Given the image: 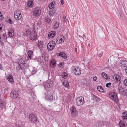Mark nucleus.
<instances>
[{"label": "nucleus", "instance_id": "nucleus-1", "mask_svg": "<svg viewBox=\"0 0 127 127\" xmlns=\"http://www.w3.org/2000/svg\"><path fill=\"white\" fill-rule=\"evenodd\" d=\"M109 96L112 100L116 102H117L118 101L117 95L114 92H111L110 93Z\"/></svg>", "mask_w": 127, "mask_h": 127}, {"label": "nucleus", "instance_id": "nucleus-2", "mask_svg": "<svg viewBox=\"0 0 127 127\" xmlns=\"http://www.w3.org/2000/svg\"><path fill=\"white\" fill-rule=\"evenodd\" d=\"M76 103L78 106L82 105L84 102V98L83 97L80 96L77 98L76 101Z\"/></svg>", "mask_w": 127, "mask_h": 127}, {"label": "nucleus", "instance_id": "nucleus-3", "mask_svg": "<svg viewBox=\"0 0 127 127\" xmlns=\"http://www.w3.org/2000/svg\"><path fill=\"white\" fill-rule=\"evenodd\" d=\"M14 17L17 20H19L21 19L22 16L19 10H16L15 11Z\"/></svg>", "mask_w": 127, "mask_h": 127}, {"label": "nucleus", "instance_id": "nucleus-4", "mask_svg": "<svg viewBox=\"0 0 127 127\" xmlns=\"http://www.w3.org/2000/svg\"><path fill=\"white\" fill-rule=\"evenodd\" d=\"M32 15L36 17L39 16L41 13V10L38 8H35L33 10Z\"/></svg>", "mask_w": 127, "mask_h": 127}, {"label": "nucleus", "instance_id": "nucleus-5", "mask_svg": "<svg viewBox=\"0 0 127 127\" xmlns=\"http://www.w3.org/2000/svg\"><path fill=\"white\" fill-rule=\"evenodd\" d=\"M19 95V92L16 91H12L10 93V96L12 98H16Z\"/></svg>", "mask_w": 127, "mask_h": 127}, {"label": "nucleus", "instance_id": "nucleus-6", "mask_svg": "<svg viewBox=\"0 0 127 127\" xmlns=\"http://www.w3.org/2000/svg\"><path fill=\"white\" fill-rule=\"evenodd\" d=\"M114 79L116 80L118 85L120 84L121 81V77L120 76L118 75L115 74L114 76Z\"/></svg>", "mask_w": 127, "mask_h": 127}, {"label": "nucleus", "instance_id": "nucleus-7", "mask_svg": "<svg viewBox=\"0 0 127 127\" xmlns=\"http://www.w3.org/2000/svg\"><path fill=\"white\" fill-rule=\"evenodd\" d=\"M44 85H45L44 87L48 88H51L53 85V82L50 80H48L46 82L44 83Z\"/></svg>", "mask_w": 127, "mask_h": 127}, {"label": "nucleus", "instance_id": "nucleus-8", "mask_svg": "<svg viewBox=\"0 0 127 127\" xmlns=\"http://www.w3.org/2000/svg\"><path fill=\"white\" fill-rule=\"evenodd\" d=\"M64 37L63 36H58L56 39V41L58 44L64 42Z\"/></svg>", "mask_w": 127, "mask_h": 127}, {"label": "nucleus", "instance_id": "nucleus-9", "mask_svg": "<svg viewBox=\"0 0 127 127\" xmlns=\"http://www.w3.org/2000/svg\"><path fill=\"white\" fill-rule=\"evenodd\" d=\"M37 34L35 33V31L33 30L32 31V33L29 37L32 40L35 39L37 37Z\"/></svg>", "mask_w": 127, "mask_h": 127}, {"label": "nucleus", "instance_id": "nucleus-10", "mask_svg": "<svg viewBox=\"0 0 127 127\" xmlns=\"http://www.w3.org/2000/svg\"><path fill=\"white\" fill-rule=\"evenodd\" d=\"M29 119L32 122L36 123L37 122V119L34 114H30L29 116Z\"/></svg>", "mask_w": 127, "mask_h": 127}, {"label": "nucleus", "instance_id": "nucleus-11", "mask_svg": "<svg viewBox=\"0 0 127 127\" xmlns=\"http://www.w3.org/2000/svg\"><path fill=\"white\" fill-rule=\"evenodd\" d=\"M70 110L71 114L72 115L74 114L75 115H77V111L75 107L74 106H72L71 107L70 109Z\"/></svg>", "mask_w": 127, "mask_h": 127}, {"label": "nucleus", "instance_id": "nucleus-12", "mask_svg": "<svg viewBox=\"0 0 127 127\" xmlns=\"http://www.w3.org/2000/svg\"><path fill=\"white\" fill-rule=\"evenodd\" d=\"M29 66V65L26 63L22 64V66H21V69L24 73L27 70Z\"/></svg>", "mask_w": 127, "mask_h": 127}, {"label": "nucleus", "instance_id": "nucleus-13", "mask_svg": "<svg viewBox=\"0 0 127 127\" xmlns=\"http://www.w3.org/2000/svg\"><path fill=\"white\" fill-rule=\"evenodd\" d=\"M7 79L10 83L12 84L14 83V80L13 76L12 75L9 74L7 75Z\"/></svg>", "mask_w": 127, "mask_h": 127}, {"label": "nucleus", "instance_id": "nucleus-14", "mask_svg": "<svg viewBox=\"0 0 127 127\" xmlns=\"http://www.w3.org/2000/svg\"><path fill=\"white\" fill-rule=\"evenodd\" d=\"M119 125V127H127V123L124 121H120Z\"/></svg>", "mask_w": 127, "mask_h": 127}, {"label": "nucleus", "instance_id": "nucleus-15", "mask_svg": "<svg viewBox=\"0 0 127 127\" xmlns=\"http://www.w3.org/2000/svg\"><path fill=\"white\" fill-rule=\"evenodd\" d=\"M33 55V52L31 50H29L27 53L26 56L29 59H31L32 58Z\"/></svg>", "mask_w": 127, "mask_h": 127}, {"label": "nucleus", "instance_id": "nucleus-16", "mask_svg": "<svg viewBox=\"0 0 127 127\" xmlns=\"http://www.w3.org/2000/svg\"><path fill=\"white\" fill-rule=\"evenodd\" d=\"M73 72L76 75H79L81 74L80 69L78 67L76 68L73 71Z\"/></svg>", "mask_w": 127, "mask_h": 127}, {"label": "nucleus", "instance_id": "nucleus-17", "mask_svg": "<svg viewBox=\"0 0 127 127\" xmlns=\"http://www.w3.org/2000/svg\"><path fill=\"white\" fill-rule=\"evenodd\" d=\"M45 99L47 100L52 101L53 99V96L52 95L50 94L46 96Z\"/></svg>", "mask_w": 127, "mask_h": 127}, {"label": "nucleus", "instance_id": "nucleus-18", "mask_svg": "<svg viewBox=\"0 0 127 127\" xmlns=\"http://www.w3.org/2000/svg\"><path fill=\"white\" fill-rule=\"evenodd\" d=\"M120 65L123 67H125L127 66V61L125 60H123L121 61Z\"/></svg>", "mask_w": 127, "mask_h": 127}, {"label": "nucleus", "instance_id": "nucleus-19", "mask_svg": "<svg viewBox=\"0 0 127 127\" xmlns=\"http://www.w3.org/2000/svg\"><path fill=\"white\" fill-rule=\"evenodd\" d=\"M56 64V62L54 59H52L50 61V66L52 68L55 67Z\"/></svg>", "mask_w": 127, "mask_h": 127}, {"label": "nucleus", "instance_id": "nucleus-20", "mask_svg": "<svg viewBox=\"0 0 127 127\" xmlns=\"http://www.w3.org/2000/svg\"><path fill=\"white\" fill-rule=\"evenodd\" d=\"M55 5V2L53 1L49 5L48 7L49 8L51 9L52 10H55V8L54 7Z\"/></svg>", "mask_w": 127, "mask_h": 127}, {"label": "nucleus", "instance_id": "nucleus-21", "mask_svg": "<svg viewBox=\"0 0 127 127\" xmlns=\"http://www.w3.org/2000/svg\"><path fill=\"white\" fill-rule=\"evenodd\" d=\"M122 117L124 120H127V112H124L122 114Z\"/></svg>", "mask_w": 127, "mask_h": 127}, {"label": "nucleus", "instance_id": "nucleus-22", "mask_svg": "<svg viewBox=\"0 0 127 127\" xmlns=\"http://www.w3.org/2000/svg\"><path fill=\"white\" fill-rule=\"evenodd\" d=\"M56 32L55 31H52L50 32L48 34V36L50 38H52L54 37L55 35Z\"/></svg>", "mask_w": 127, "mask_h": 127}, {"label": "nucleus", "instance_id": "nucleus-23", "mask_svg": "<svg viewBox=\"0 0 127 127\" xmlns=\"http://www.w3.org/2000/svg\"><path fill=\"white\" fill-rule=\"evenodd\" d=\"M102 77L104 79H108V76L104 72H102L101 73Z\"/></svg>", "mask_w": 127, "mask_h": 127}, {"label": "nucleus", "instance_id": "nucleus-24", "mask_svg": "<svg viewBox=\"0 0 127 127\" xmlns=\"http://www.w3.org/2000/svg\"><path fill=\"white\" fill-rule=\"evenodd\" d=\"M32 32L30 30H26V35L29 37L32 34Z\"/></svg>", "mask_w": 127, "mask_h": 127}, {"label": "nucleus", "instance_id": "nucleus-25", "mask_svg": "<svg viewBox=\"0 0 127 127\" xmlns=\"http://www.w3.org/2000/svg\"><path fill=\"white\" fill-rule=\"evenodd\" d=\"M33 4V1L30 0L27 2V5L30 7H32Z\"/></svg>", "mask_w": 127, "mask_h": 127}, {"label": "nucleus", "instance_id": "nucleus-26", "mask_svg": "<svg viewBox=\"0 0 127 127\" xmlns=\"http://www.w3.org/2000/svg\"><path fill=\"white\" fill-rule=\"evenodd\" d=\"M59 55L65 59L67 58V56L64 53L61 52L59 53Z\"/></svg>", "mask_w": 127, "mask_h": 127}, {"label": "nucleus", "instance_id": "nucleus-27", "mask_svg": "<svg viewBox=\"0 0 127 127\" xmlns=\"http://www.w3.org/2000/svg\"><path fill=\"white\" fill-rule=\"evenodd\" d=\"M18 63L19 65L20 66H22V64L25 63L24 60L22 59L19 60L18 62Z\"/></svg>", "mask_w": 127, "mask_h": 127}, {"label": "nucleus", "instance_id": "nucleus-28", "mask_svg": "<svg viewBox=\"0 0 127 127\" xmlns=\"http://www.w3.org/2000/svg\"><path fill=\"white\" fill-rule=\"evenodd\" d=\"M104 124V122L103 121H99V122L97 123L96 125L98 127L102 126H103Z\"/></svg>", "mask_w": 127, "mask_h": 127}, {"label": "nucleus", "instance_id": "nucleus-29", "mask_svg": "<svg viewBox=\"0 0 127 127\" xmlns=\"http://www.w3.org/2000/svg\"><path fill=\"white\" fill-rule=\"evenodd\" d=\"M103 51L102 50L99 51L98 52L97 55L99 57H101L103 54Z\"/></svg>", "mask_w": 127, "mask_h": 127}, {"label": "nucleus", "instance_id": "nucleus-30", "mask_svg": "<svg viewBox=\"0 0 127 127\" xmlns=\"http://www.w3.org/2000/svg\"><path fill=\"white\" fill-rule=\"evenodd\" d=\"M68 75L66 72H64L62 73V76L63 78L64 79H66L68 77Z\"/></svg>", "mask_w": 127, "mask_h": 127}, {"label": "nucleus", "instance_id": "nucleus-31", "mask_svg": "<svg viewBox=\"0 0 127 127\" xmlns=\"http://www.w3.org/2000/svg\"><path fill=\"white\" fill-rule=\"evenodd\" d=\"M47 49L49 50L50 51L52 50L54 47H53V46L51 44H49V43L48 44L47 46Z\"/></svg>", "mask_w": 127, "mask_h": 127}, {"label": "nucleus", "instance_id": "nucleus-32", "mask_svg": "<svg viewBox=\"0 0 127 127\" xmlns=\"http://www.w3.org/2000/svg\"><path fill=\"white\" fill-rule=\"evenodd\" d=\"M63 84L65 87H67L69 86V83L66 80L64 81V82H63Z\"/></svg>", "mask_w": 127, "mask_h": 127}, {"label": "nucleus", "instance_id": "nucleus-33", "mask_svg": "<svg viewBox=\"0 0 127 127\" xmlns=\"http://www.w3.org/2000/svg\"><path fill=\"white\" fill-rule=\"evenodd\" d=\"M97 90L99 92H102L103 91V90L102 87L100 86H98L97 88Z\"/></svg>", "mask_w": 127, "mask_h": 127}, {"label": "nucleus", "instance_id": "nucleus-34", "mask_svg": "<svg viewBox=\"0 0 127 127\" xmlns=\"http://www.w3.org/2000/svg\"><path fill=\"white\" fill-rule=\"evenodd\" d=\"M59 23L58 22H56L54 24V28L55 29H57L59 27Z\"/></svg>", "mask_w": 127, "mask_h": 127}, {"label": "nucleus", "instance_id": "nucleus-35", "mask_svg": "<svg viewBox=\"0 0 127 127\" xmlns=\"http://www.w3.org/2000/svg\"><path fill=\"white\" fill-rule=\"evenodd\" d=\"M13 30H11L8 32V35L10 36H13L14 35Z\"/></svg>", "mask_w": 127, "mask_h": 127}, {"label": "nucleus", "instance_id": "nucleus-36", "mask_svg": "<svg viewBox=\"0 0 127 127\" xmlns=\"http://www.w3.org/2000/svg\"><path fill=\"white\" fill-rule=\"evenodd\" d=\"M5 105V103L2 100H0V107L2 108Z\"/></svg>", "mask_w": 127, "mask_h": 127}, {"label": "nucleus", "instance_id": "nucleus-37", "mask_svg": "<svg viewBox=\"0 0 127 127\" xmlns=\"http://www.w3.org/2000/svg\"><path fill=\"white\" fill-rule=\"evenodd\" d=\"M56 12L55 10H52V11H50L49 13L50 15L53 16L54 15V13Z\"/></svg>", "mask_w": 127, "mask_h": 127}, {"label": "nucleus", "instance_id": "nucleus-38", "mask_svg": "<svg viewBox=\"0 0 127 127\" xmlns=\"http://www.w3.org/2000/svg\"><path fill=\"white\" fill-rule=\"evenodd\" d=\"M49 43V44H51L53 46V47H55V46L56 45V43L55 41L52 40Z\"/></svg>", "mask_w": 127, "mask_h": 127}, {"label": "nucleus", "instance_id": "nucleus-39", "mask_svg": "<svg viewBox=\"0 0 127 127\" xmlns=\"http://www.w3.org/2000/svg\"><path fill=\"white\" fill-rule=\"evenodd\" d=\"M92 97H93V99L95 100L96 101H97L98 100V98L95 95H92Z\"/></svg>", "mask_w": 127, "mask_h": 127}, {"label": "nucleus", "instance_id": "nucleus-40", "mask_svg": "<svg viewBox=\"0 0 127 127\" xmlns=\"http://www.w3.org/2000/svg\"><path fill=\"white\" fill-rule=\"evenodd\" d=\"M42 42H38V47L39 48H41L43 46Z\"/></svg>", "mask_w": 127, "mask_h": 127}, {"label": "nucleus", "instance_id": "nucleus-41", "mask_svg": "<svg viewBox=\"0 0 127 127\" xmlns=\"http://www.w3.org/2000/svg\"><path fill=\"white\" fill-rule=\"evenodd\" d=\"M111 83L110 82L107 83L106 84L105 86L107 88H109L111 85Z\"/></svg>", "mask_w": 127, "mask_h": 127}, {"label": "nucleus", "instance_id": "nucleus-42", "mask_svg": "<svg viewBox=\"0 0 127 127\" xmlns=\"http://www.w3.org/2000/svg\"><path fill=\"white\" fill-rule=\"evenodd\" d=\"M45 19L46 22L47 23H49L50 21V19L48 17H47Z\"/></svg>", "mask_w": 127, "mask_h": 127}, {"label": "nucleus", "instance_id": "nucleus-43", "mask_svg": "<svg viewBox=\"0 0 127 127\" xmlns=\"http://www.w3.org/2000/svg\"><path fill=\"white\" fill-rule=\"evenodd\" d=\"M63 20L64 22H66L67 19H66V17L65 16H64L63 17Z\"/></svg>", "mask_w": 127, "mask_h": 127}, {"label": "nucleus", "instance_id": "nucleus-44", "mask_svg": "<svg viewBox=\"0 0 127 127\" xmlns=\"http://www.w3.org/2000/svg\"><path fill=\"white\" fill-rule=\"evenodd\" d=\"M3 39L5 40H6L7 39V37L6 34H3Z\"/></svg>", "mask_w": 127, "mask_h": 127}, {"label": "nucleus", "instance_id": "nucleus-45", "mask_svg": "<svg viewBox=\"0 0 127 127\" xmlns=\"http://www.w3.org/2000/svg\"><path fill=\"white\" fill-rule=\"evenodd\" d=\"M3 19V18L2 17V14L1 12L0 11V21L2 20Z\"/></svg>", "mask_w": 127, "mask_h": 127}, {"label": "nucleus", "instance_id": "nucleus-46", "mask_svg": "<svg viewBox=\"0 0 127 127\" xmlns=\"http://www.w3.org/2000/svg\"><path fill=\"white\" fill-rule=\"evenodd\" d=\"M36 70H33L32 71L31 74L32 75L34 74L36 72Z\"/></svg>", "mask_w": 127, "mask_h": 127}, {"label": "nucleus", "instance_id": "nucleus-47", "mask_svg": "<svg viewBox=\"0 0 127 127\" xmlns=\"http://www.w3.org/2000/svg\"><path fill=\"white\" fill-rule=\"evenodd\" d=\"M124 83L125 86H127V79H126L124 81Z\"/></svg>", "mask_w": 127, "mask_h": 127}, {"label": "nucleus", "instance_id": "nucleus-48", "mask_svg": "<svg viewBox=\"0 0 127 127\" xmlns=\"http://www.w3.org/2000/svg\"><path fill=\"white\" fill-rule=\"evenodd\" d=\"M0 44L1 45H3L4 43L3 42L2 40H1V37H0Z\"/></svg>", "mask_w": 127, "mask_h": 127}, {"label": "nucleus", "instance_id": "nucleus-49", "mask_svg": "<svg viewBox=\"0 0 127 127\" xmlns=\"http://www.w3.org/2000/svg\"><path fill=\"white\" fill-rule=\"evenodd\" d=\"M21 66H20L19 65V66L16 67V69L18 70H19L20 69H21Z\"/></svg>", "mask_w": 127, "mask_h": 127}, {"label": "nucleus", "instance_id": "nucleus-50", "mask_svg": "<svg viewBox=\"0 0 127 127\" xmlns=\"http://www.w3.org/2000/svg\"><path fill=\"white\" fill-rule=\"evenodd\" d=\"M8 22L10 24H12L13 23L12 21V20L11 19H9L8 21Z\"/></svg>", "mask_w": 127, "mask_h": 127}, {"label": "nucleus", "instance_id": "nucleus-51", "mask_svg": "<svg viewBox=\"0 0 127 127\" xmlns=\"http://www.w3.org/2000/svg\"><path fill=\"white\" fill-rule=\"evenodd\" d=\"M44 60L46 61H48V58L47 57H44Z\"/></svg>", "mask_w": 127, "mask_h": 127}, {"label": "nucleus", "instance_id": "nucleus-52", "mask_svg": "<svg viewBox=\"0 0 127 127\" xmlns=\"http://www.w3.org/2000/svg\"><path fill=\"white\" fill-rule=\"evenodd\" d=\"M93 80L94 81H96L97 80V77L96 76L94 77L93 78Z\"/></svg>", "mask_w": 127, "mask_h": 127}, {"label": "nucleus", "instance_id": "nucleus-53", "mask_svg": "<svg viewBox=\"0 0 127 127\" xmlns=\"http://www.w3.org/2000/svg\"><path fill=\"white\" fill-rule=\"evenodd\" d=\"M60 2L61 5H63L64 4V1L63 0H61L60 1Z\"/></svg>", "mask_w": 127, "mask_h": 127}, {"label": "nucleus", "instance_id": "nucleus-54", "mask_svg": "<svg viewBox=\"0 0 127 127\" xmlns=\"http://www.w3.org/2000/svg\"><path fill=\"white\" fill-rule=\"evenodd\" d=\"M122 89V88L120 87H119L118 88V89L119 90V91H122L121 89Z\"/></svg>", "mask_w": 127, "mask_h": 127}, {"label": "nucleus", "instance_id": "nucleus-55", "mask_svg": "<svg viewBox=\"0 0 127 127\" xmlns=\"http://www.w3.org/2000/svg\"><path fill=\"white\" fill-rule=\"evenodd\" d=\"M119 13V14L120 15V16L121 17H122V13Z\"/></svg>", "mask_w": 127, "mask_h": 127}, {"label": "nucleus", "instance_id": "nucleus-56", "mask_svg": "<svg viewBox=\"0 0 127 127\" xmlns=\"http://www.w3.org/2000/svg\"><path fill=\"white\" fill-rule=\"evenodd\" d=\"M126 96H127V89L125 91V94Z\"/></svg>", "mask_w": 127, "mask_h": 127}, {"label": "nucleus", "instance_id": "nucleus-57", "mask_svg": "<svg viewBox=\"0 0 127 127\" xmlns=\"http://www.w3.org/2000/svg\"><path fill=\"white\" fill-rule=\"evenodd\" d=\"M2 31V29L1 27V24H0V32H1Z\"/></svg>", "mask_w": 127, "mask_h": 127}, {"label": "nucleus", "instance_id": "nucleus-58", "mask_svg": "<svg viewBox=\"0 0 127 127\" xmlns=\"http://www.w3.org/2000/svg\"><path fill=\"white\" fill-rule=\"evenodd\" d=\"M125 71L126 73H127V67L125 69Z\"/></svg>", "mask_w": 127, "mask_h": 127}, {"label": "nucleus", "instance_id": "nucleus-59", "mask_svg": "<svg viewBox=\"0 0 127 127\" xmlns=\"http://www.w3.org/2000/svg\"><path fill=\"white\" fill-rule=\"evenodd\" d=\"M75 51H76V53H77V48H75Z\"/></svg>", "mask_w": 127, "mask_h": 127}, {"label": "nucleus", "instance_id": "nucleus-60", "mask_svg": "<svg viewBox=\"0 0 127 127\" xmlns=\"http://www.w3.org/2000/svg\"><path fill=\"white\" fill-rule=\"evenodd\" d=\"M16 127H21L20 125H18L16 126Z\"/></svg>", "mask_w": 127, "mask_h": 127}, {"label": "nucleus", "instance_id": "nucleus-61", "mask_svg": "<svg viewBox=\"0 0 127 127\" xmlns=\"http://www.w3.org/2000/svg\"><path fill=\"white\" fill-rule=\"evenodd\" d=\"M1 64H0V69H1Z\"/></svg>", "mask_w": 127, "mask_h": 127}, {"label": "nucleus", "instance_id": "nucleus-62", "mask_svg": "<svg viewBox=\"0 0 127 127\" xmlns=\"http://www.w3.org/2000/svg\"><path fill=\"white\" fill-rule=\"evenodd\" d=\"M83 36L85 37V35L83 34Z\"/></svg>", "mask_w": 127, "mask_h": 127}, {"label": "nucleus", "instance_id": "nucleus-63", "mask_svg": "<svg viewBox=\"0 0 127 127\" xmlns=\"http://www.w3.org/2000/svg\"><path fill=\"white\" fill-rule=\"evenodd\" d=\"M1 0V1H3L4 0Z\"/></svg>", "mask_w": 127, "mask_h": 127}]
</instances>
